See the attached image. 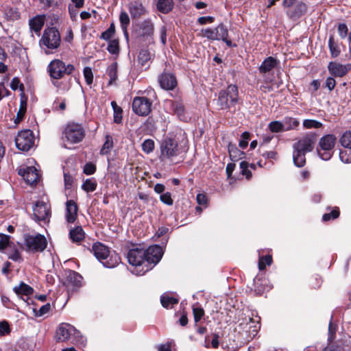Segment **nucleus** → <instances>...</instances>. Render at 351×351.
<instances>
[{"label":"nucleus","mask_w":351,"mask_h":351,"mask_svg":"<svg viewBox=\"0 0 351 351\" xmlns=\"http://www.w3.org/2000/svg\"><path fill=\"white\" fill-rule=\"evenodd\" d=\"M34 219L36 221L47 223L51 217V208L48 202L42 200L37 201L33 206Z\"/></svg>","instance_id":"obj_12"},{"label":"nucleus","mask_w":351,"mask_h":351,"mask_svg":"<svg viewBox=\"0 0 351 351\" xmlns=\"http://www.w3.org/2000/svg\"><path fill=\"white\" fill-rule=\"evenodd\" d=\"M107 73L110 77L109 84H112L117 78V64L116 62L111 64L108 68Z\"/></svg>","instance_id":"obj_38"},{"label":"nucleus","mask_w":351,"mask_h":351,"mask_svg":"<svg viewBox=\"0 0 351 351\" xmlns=\"http://www.w3.org/2000/svg\"><path fill=\"white\" fill-rule=\"evenodd\" d=\"M325 84L329 90H332L335 87L336 81L332 77H328L325 81Z\"/></svg>","instance_id":"obj_61"},{"label":"nucleus","mask_w":351,"mask_h":351,"mask_svg":"<svg viewBox=\"0 0 351 351\" xmlns=\"http://www.w3.org/2000/svg\"><path fill=\"white\" fill-rule=\"evenodd\" d=\"M159 83L165 90H173L177 86L176 78L171 73H162L159 77Z\"/></svg>","instance_id":"obj_18"},{"label":"nucleus","mask_w":351,"mask_h":351,"mask_svg":"<svg viewBox=\"0 0 351 351\" xmlns=\"http://www.w3.org/2000/svg\"><path fill=\"white\" fill-rule=\"evenodd\" d=\"M82 277L78 273L69 270L66 272V278L65 285L68 287H71L73 289L79 288L82 286Z\"/></svg>","instance_id":"obj_19"},{"label":"nucleus","mask_w":351,"mask_h":351,"mask_svg":"<svg viewBox=\"0 0 351 351\" xmlns=\"http://www.w3.org/2000/svg\"><path fill=\"white\" fill-rule=\"evenodd\" d=\"M154 149V142L152 139H146L142 143V149L144 152L149 154Z\"/></svg>","instance_id":"obj_44"},{"label":"nucleus","mask_w":351,"mask_h":351,"mask_svg":"<svg viewBox=\"0 0 351 351\" xmlns=\"http://www.w3.org/2000/svg\"><path fill=\"white\" fill-rule=\"evenodd\" d=\"M178 154V143L174 139L166 138L162 142L160 145V160H171Z\"/></svg>","instance_id":"obj_13"},{"label":"nucleus","mask_w":351,"mask_h":351,"mask_svg":"<svg viewBox=\"0 0 351 351\" xmlns=\"http://www.w3.org/2000/svg\"><path fill=\"white\" fill-rule=\"evenodd\" d=\"M282 122L285 131L295 130L300 125V121L296 118L291 117H285Z\"/></svg>","instance_id":"obj_26"},{"label":"nucleus","mask_w":351,"mask_h":351,"mask_svg":"<svg viewBox=\"0 0 351 351\" xmlns=\"http://www.w3.org/2000/svg\"><path fill=\"white\" fill-rule=\"evenodd\" d=\"M160 199L162 202L169 206L172 205L173 202L169 192L162 194L160 197Z\"/></svg>","instance_id":"obj_58"},{"label":"nucleus","mask_w":351,"mask_h":351,"mask_svg":"<svg viewBox=\"0 0 351 351\" xmlns=\"http://www.w3.org/2000/svg\"><path fill=\"white\" fill-rule=\"evenodd\" d=\"M78 207L77 204L73 200H68L66 202L65 218L68 223H73L77 215Z\"/></svg>","instance_id":"obj_20"},{"label":"nucleus","mask_w":351,"mask_h":351,"mask_svg":"<svg viewBox=\"0 0 351 351\" xmlns=\"http://www.w3.org/2000/svg\"><path fill=\"white\" fill-rule=\"evenodd\" d=\"M10 244V236L0 234V251L5 249Z\"/></svg>","instance_id":"obj_52"},{"label":"nucleus","mask_w":351,"mask_h":351,"mask_svg":"<svg viewBox=\"0 0 351 351\" xmlns=\"http://www.w3.org/2000/svg\"><path fill=\"white\" fill-rule=\"evenodd\" d=\"M13 290L24 301H26L28 297L33 293V289L24 282H21L19 286L14 287Z\"/></svg>","instance_id":"obj_22"},{"label":"nucleus","mask_w":351,"mask_h":351,"mask_svg":"<svg viewBox=\"0 0 351 351\" xmlns=\"http://www.w3.org/2000/svg\"><path fill=\"white\" fill-rule=\"evenodd\" d=\"M114 33V24H111L110 27L105 32L101 34V38L104 40H110Z\"/></svg>","instance_id":"obj_54"},{"label":"nucleus","mask_w":351,"mask_h":351,"mask_svg":"<svg viewBox=\"0 0 351 351\" xmlns=\"http://www.w3.org/2000/svg\"><path fill=\"white\" fill-rule=\"evenodd\" d=\"M302 124L306 129L319 128L323 125L321 122L314 119H305Z\"/></svg>","instance_id":"obj_41"},{"label":"nucleus","mask_w":351,"mask_h":351,"mask_svg":"<svg viewBox=\"0 0 351 351\" xmlns=\"http://www.w3.org/2000/svg\"><path fill=\"white\" fill-rule=\"evenodd\" d=\"M228 152L232 161H238L244 157L245 153L239 150L235 145L229 144Z\"/></svg>","instance_id":"obj_28"},{"label":"nucleus","mask_w":351,"mask_h":351,"mask_svg":"<svg viewBox=\"0 0 351 351\" xmlns=\"http://www.w3.org/2000/svg\"><path fill=\"white\" fill-rule=\"evenodd\" d=\"M119 21L121 29L123 32L124 36L128 39V27L130 24V20L128 14L125 11H121L119 15Z\"/></svg>","instance_id":"obj_30"},{"label":"nucleus","mask_w":351,"mask_h":351,"mask_svg":"<svg viewBox=\"0 0 351 351\" xmlns=\"http://www.w3.org/2000/svg\"><path fill=\"white\" fill-rule=\"evenodd\" d=\"M84 136L85 131L81 125L77 123L68 124L63 132L62 139L64 147H67L68 144L80 143Z\"/></svg>","instance_id":"obj_8"},{"label":"nucleus","mask_w":351,"mask_h":351,"mask_svg":"<svg viewBox=\"0 0 351 351\" xmlns=\"http://www.w3.org/2000/svg\"><path fill=\"white\" fill-rule=\"evenodd\" d=\"M219 335L217 334H215L214 336H213V338L210 342V343L207 342V340L206 339L205 341V347L206 348H210V347H212L213 348H217L219 347Z\"/></svg>","instance_id":"obj_56"},{"label":"nucleus","mask_w":351,"mask_h":351,"mask_svg":"<svg viewBox=\"0 0 351 351\" xmlns=\"http://www.w3.org/2000/svg\"><path fill=\"white\" fill-rule=\"evenodd\" d=\"M341 145L346 149H351V131H347L340 138Z\"/></svg>","instance_id":"obj_40"},{"label":"nucleus","mask_w":351,"mask_h":351,"mask_svg":"<svg viewBox=\"0 0 351 351\" xmlns=\"http://www.w3.org/2000/svg\"><path fill=\"white\" fill-rule=\"evenodd\" d=\"M74 70L75 67L73 64H66L59 59L52 60L47 66L49 76L54 80H59L64 77L66 75H70Z\"/></svg>","instance_id":"obj_9"},{"label":"nucleus","mask_w":351,"mask_h":351,"mask_svg":"<svg viewBox=\"0 0 351 351\" xmlns=\"http://www.w3.org/2000/svg\"><path fill=\"white\" fill-rule=\"evenodd\" d=\"M202 35H203V36H204L210 40H217V36H216V33H215V29L207 28V29H203Z\"/></svg>","instance_id":"obj_49"},{"label":"nucleus","mask_w":351,"mask_h":351,"mask_svg":"<svg viewBox=\"0 0 351 351\" xmlns=\"http://www.w3.org/2000/svg\"><path fill=\"white\" fill-rule=\"evenodd\" d=\"M10 87L13 90H16V89L19 88L21 90V97H23V93H24V86L22 83H21L18 77H14L12 80Z\"/></svg>","instance_id":"obj_45"},{"label":"nucleus","mask_w":351,"mask_h":351,"mask_svg":"<svg viewBox=\"0 0 351 351\" xmlns=\"http://www.w3.org/2000/svg\"><path fill=\"white\" fill-rule=\"evenodd\" d=\"M340 160L344 163L351 162V149H346L339 152Z\"/></svg>","instance_id":"obj_43"},{"label":"nucleus","mask_w":351,"mask_h":351,"mask_svg":"<svg viewBox=\"0 0 351 351\" xmlns=\"http://www.w3.org/2000/svg\"><path fill=\"white\" fill-rule=\"evenodd\" d=\"M61 43L60 33L56 27H47L43 33L39 40V45L45 53L49 54L57 49Z\"/></svg>","instance_id":"obj_4"},{"label":"nucleus","mask_w":351,"mask_h":351,"mask_svg":"<svg viewBox=\"0 0 351 351\" xmlns=\"http://www.w3.org/2000/svg\"><path fill=\"white\" fill-rule=\"evenodd\" d=\"M95 165L92 163H87L84 167V173L86 175H92L95 172Z\"/></svg>","instance_id":"obj_60"},{"label":"nucleus","mask_w":351,"mask_h":351,"mask_svg":"<svg viewBox=\"0 0 351 351\" xmlns=\"http://www.w3.org/2000/svg\"><path fill=\"white\" fill-rule=\"evenodd\" d=\"M328 70L331 75L341 77L351 70V64H342L337 62L331 61L328 64Z\"/></svg>","instance_id":"obj_17"},{"label":"nucleus","mask_w":351,"mask_h":351,"mask_svg":"<svg viewBox=\"0 0 351 351\" xmlns=\"http://www.w3.org/2000/svg\"><path fill=\"white\" fill-rule=\"evenodd\" d=\"M27 109V98L25 96V93H23V97H21V104H20V108L16 114V118L14 120V122L16 123L20 122L26 112Z\"/></svg>","instance_id":"obj_32"},{"label":"nucleus","mask_w":351,"mask_h":351,"mask_svg":"<svg viewBox=\"0 0 351 351\" xmlns=\"http://www.w3.org/2000/svg\"><path fill=\"white\" fill-rule=\"evenodd\" d=\"M268 128L273 133H278L284 132L282 122L279 121H274L269 123Z\"/></svg>","instance_id":"obj_39"},{"label":"nucleus","mask_w":351,"mask_h":351,"mask_svg":"<svg viewBox=\"0 0 351 351\" xmlns=\"http://www.w3.org/2000/svg\"><path fill=\"white\" fill-rule=\"evenodd\" d=\"M4 16L8 21H16L19 19L20 13L16 9L6 8L4 10Z\"/></svg>","instance_id":"obj_36"},{"label":"nucleus","mask_w":351,"mask_h":351,"mask_svg":"<svg viewBox=\"0 0 351 351\" xmlns=\"http://www.w3.org/2000/svg\"><path fill=\"white\" fill-rule=\"evenodd\" d=\"M152 103L144 97H135L132 102V110L138 115L147 116L151 111Z\"/></svg>","instance_id":"obj_15"},{"label":"nucleus","mask_w":351,"mask_h":351,"mask_svg":"<svg viewBox=\"0 0 351 351\" xmlns=\"http://www.w3.org/2000/svg\"><path fill=\"white\" fill-rule=\"evenodd\" d=\"M25 250L31 253L41 252L47 247L46 238L40 234L25 235L24 239Z\"/></svg>","instance_id":"obj_10"},{"label":"nucleus","mask_w":351,"mask_h":351,"mask_svg":"<svg viewBox=\"0 0 351 351\" xmlns=\"http://www.w3.org/2000/svg\"><path fill=\"white\" fill-rule=\"evenodd\" d=\"M172 0H158L156 6L158 10L163 13H167L173 8Z\"/></svg>","instance_id":"obj_33"},{"label":"nucleus","mask_w":351,"mask_h":351,"mask_svg":"<svg viewBox=\"0 0 351 351\" xmlns=\"http://www.w3.org/2000/svg\"><path fill=\"white\" fill-rule=\"evenodd\" d=\"M108 51L112 54H116L119 51V43L117 40H113L109 42Z\"/></svg>","instance_id":"obj_55"},{"label":"nucleus","mask_w":351,"mask_h":351,"mask_svg":"<svg viewBox=\"0 0 351 351\" xmlns=\"http://www.w3.org/2000/svg\"><path fill=\"white\" fill-rule=\"evenodd\" d=\"M249 164L245 161H242L240 163V168L241 169V173L245 176L247 179H250L252 177V172L248 169Z\"/></svg>","instance_id":"obj_47"},{"label":"nucleus","mask_w":351,"mask_h":351,"mask_svg":"<svg viewBox=\"0 0 351 351\" xmlns=\"http://www.w3.org/2000/svg\"><path fill=\"white\" fill-rule=\"evenodd\" d=\"M113 147L112 137L110 135L106 136V141L100 150V154L106 155L110 153V150Z\"/></svg>","instance_id":"obj_34"},{"label":"nucleus","mask_w":351,"mask_h":351,"mask_svg":"<svg viewBox=\"0 0 351 351\" xmlns=\"http://www.w3.org/2000/svg\"><path fill=\"white\" fill-rule=\"evenodd\" d=\"M314 143L315 140L313 136H306L294 144L293 160L296 167H302L305 165V154L313 149Z\"/></svg>","instance_id":"obj_3"},{"label":"nucleus","mask_w":351,"mask_h":351,"mask_svg":"<svg viewBox=\"0 0 351 351\" xmlns=\"http://www.w3.org/2000/svg\"><path fill=\"white\" fill-rule=\"evenodd\" d=\"M163 250L158 245L149 246L145 250L134 247L129 250L128 261L133 267L131 272L136 276H143L152 269L162 258Z\"/></svg>","instance_id":"obj_1"},{"label":"nucleus","mask_w":351,"mask_h":351,"mask_svg":"<svg viewBox=\"0 0 351 351\" xmlns=\"http://www.w3.org/2000/svg\"><path fill=\"white\" fill-rule=\"evenodd\" d=\"M238 88L230 84L226 89L219 92L216 104L221 110H227L234 106L238 101Z\"/></svg>","instance_id":"obj_7"},{"label":"nucleus","mask_w":351,"mask_h":351,"mask_svg":"<svg viewBox=\"0 0 351 351\" xmlns=\"http://www.w3.org/2000/svg\"><path fill=\"white\" fill-rule=\"evenodd\" d=\"M57 342H64L73 339L76 343L83 344L84 339L80 332L71 324L62 323L57 328L55 337Z\"/></svg>","instance_id":"obj_6"},{"label":"nucleus","mask_w":351,"mask_h":351,"mask_svg":"<svg viewBox=\"0 0 351 351\" xmlns=\"http://www.w3.org/2000/svg\"><path fill=\"white\" fill-rule=\"evenodd\" d=\"M338 33L341 38H345L348 33V28L345 23H340L338 25Z\"/></svg>","instance_id":"obj_57"},{"label":"nucleus","mask_w":351,"mask_h":351,"mask_svg":"<svg viewBox=\"0 0 351 351\" xmlns=\"http://www.w3.org/2000/svg\"><path fill=\"white\" fill-rule=\"evenodd\" d=\"M328 48L330 50V56L332 58H335L340 55V45L335 41L332 36H330L328 39Z\"/></svg>","instance_id":"obj_31"},{"label":"nucleus","mask_w":351,"mask_h":351,"mask_svg":"<svg viewBox=\"0 0 351 351\" xmlns=\"http://www.w3.org/2000/svg\"><path fill=\"white\" fill-rule=\"evenodd\" d=\"M10 332V326L6 322H0V335H5Z\"/></svg>","instance_id":"obj_62"},{"label":"nucleus","mask_w":351,"mask_h":351,"mask_svg":"<svg viewBox=\"0 0 351 351\" xmlns=\"http://www.w3.org/2000/svg\"><path fill=\"white\" fill-rule=\"evenodd\" d=\"M254 313L239 319L235 330L239 334V339L243 343L252 341L258 334L261 328V317L258 315L254 318Z\"/></svg>","instance_id":"obj_2"},{"label":"nucleus","mask_w":351,"mask_h":351,"mask_svg":"<svg viewBox=\"0 0 351 351\" xmlns=\"http://www.w3.org/2000/svg\"><path fill=\"white\" fill-rule=\"evenodd\" d=\"M215 33L217 36V40H226V38H228V29L223 24L219 25L215 28Z\"/></svg>","instance_id":"obj_37"},{"label":"nucleus","mask_w":351,"mask_h":351,"mask_svg":"<svg viewBox=\"0 0 351 351\" xmlns=\"http://www.w3.org/2000/svg\"><path fill=\"white\" fill-rule=\"evenodd\" d=\"M339 215V211L337 208H334L330 213H326L323 215L322 219L324 221H329L331 219H337Z\"/></svg>","instance_id":"obj_48"},{"label":"nucleus","mask_w":351,"mask_h":351,"mask_svg":"<svg viewBox=\"0 0 351 351\" xmlns=\"http://www.w3.org/2000/svg\"><path fill=\"white\" fill-rule=\"evenodd\" d=\"M278 64V60L270 56L267 58L259 66V71L261 73H266L271 71Z\"/></svg>","instance_id":"obj_23"},{"label":"nucleus","mask_w":351,"mask_h":351,"mask_svg":"<svg viewBox=\"0 0 351 351\" xmlns=\"http://www.w3.org/2000/svg\"><path fill=\"white\" fill-rule=\"evenodd\" d=\"M193 313L194 316V320L196 323L199 322L204 315L203 308L199 307H193Z\"/></svg>","instance_id":"obj_53"},{"label":"nucleus","mask_w":351,"mask_h":351,"mask_svg":"<svg viewBox=\"0 0 351 351\" xmlns=\"http://www.w3.org/2000/svg\"><path fill=\"white\" fill-rule=\"evenodd\" d=\"M150 58L151 55L147 50H141L138 55V61L143 65Z\"/></svg>","instance_id":"obj_50"},{"label":"nucleus","mask_w":351,"mask_h":351,"mask_svg":"<svg viewBox=\"0 0 351 351\" xmlns=\"http://www.w3.org/2000/svg\"><path fill=\"white\" fill-rule=\"evenodd\" d=\"M85 233L81 226H77L69 232V237L73 242L80 243L84 239Z\"/></svg>","instance_id":"obj_24"},{"label":"nucleus","mask_w":351,"mask_h":351,"mask_svg":"<svg viewBox=\"0 0 351 351\" xmlns=\"http://www.w3.org/2000/svg\"><path fill=\"white\" fill-rule=\"evenodd\" d=\"M160 302L166 308H172L174 304H178V300L171 296L169 293H164L160 297Z\"/></svg>","instance_id":"obj_29"},{"label":"nucleus","mask_w":351,"mask_h":351,"mask_svg":"<svg viewBox=\"0 0 351 351\" xmlns=\"http://www.w3.org/2000/svg\"><path fill=\"white\" fill-rule=\"evenodd\" d=\"M172 108L174 112L179 117H181V116L184 113V106L183 105L178 101H175L172 103Z\"/></svg>","instance_id":"obj_51"},{"label":"nucleus","mask_w":351,"mask_h":351,"mask_svg":"<svg viewBox=\"0 0 351 351\" xmlns=\"http://www.w3.org/2000/svg\"><path fill=\"white\" fill-rule=\"evenodd\" d=\"M44 23L45 16L36 15L29 21L30 31L34 32L37 36H39Z\"/></svg>","instance_id":"obj_21"},{"label":"nucleus","mask_w":351,"mask_h":351,"mask_svg":"<svg viewBox=\"0 0 351 351\" xmlns=\"http://www.w3.org/2000/svg\"><path fill=\"white\" fill-rule=\"evenodd\" d=\"M129 11L133 18H138L145 13V8L138 2L131 4L129 7Z\"/></svg>","instance_id":"obj_27"},{"label":"nucleus","mask_w":351,"mask_h":351,"mask_svg":"<svg viewBox=\"0 0 351 351\" xmlns=\"http://www.w3.org/2000/svg\"><path fill=\"white\" fill-rule=\"evenodd\" d=\"M336 141L333 134H327L320 138L317 153L322 160H328L332 157Z\"/></svg>","instance_id":"obj_11"},{"label":"nucleus","mask_w":351,"mask_h":351,"mask_svg":"<svg viewBox=\"0 0 351 351\" xmlns=\"http://www.w3.org/2000/svg\"><path fill=\"white\" fill-rule=\"evenodd\" d=\"M306 10V5L302 2H300L295 6L293 10H289L288 14L291 18L296 19L304 14Z\"/></svg>","instance_id":"obj_25"},{"label":"nucleus","mask_w":351,"mask_h":351,"mask_svg":"<svg viewBox=\"0 0 351 351\" xmlns=\"http://www.w3.org/2000/svg\"><path fill=\"white\" fill-rule=\"evenodd\" d=\"M97 184L94 178L86 179L82 184V188L86 192H93L97 188Z\"/></svg>","instance_id":"obj_35"},{"label":"nucleus","mask_w":351,"mask_h":351,"mask_svg":"<svg viewBox=\"0 0 351 351\" xmlns=\"http://www.w3.org/2000/svg\"><path fill=\"white\" fill-rule=\"evenodd\" d=\"M34 143V136L32 131L25 130L18 133L15 138L16 147L23 152L28 151Z\"/></svg>","instance_id":"obj_14"},{"label":"nucleus","mask_w":351,"mask_h":351,"mask_svg":"<svg viewBox=\"0 0 351 351\" xmlns=\"http://www.w3.org/2000/svg\"><path fill=\"white\" fill-rule=\"evenodd\" d=\"M93 252L95 257L105 267L113 268L120 262L119 255L114 252L110 253L108 247L101 243H96L93 245Z\"/></svg>","instance_id":"obj_5"},{"label":"nucleus","mask_w":351,"mask_h":351,"mask_svg":"<svg viewBox=\"0 0 351 351\" xmlns=\"http://www.w3.org/2000/svg\"><path fill=\"white\" fill-rule=\"evenodd\" d=\"M10 91L5 87L4 84L0 82V101L5 97L9 96Z\"/></svg>","instance_id":"obj_63"},{"label":"nucleus","mask_w":351,"mask_h":351,"mask_svg":"<svg viewBox=\"0 0 351 351\" xmlns=\"http://www.w3.org/2000/svg\"><path fill=\"white\" fill-rule=\"evenodd\" d=\"M196 199L199 205L206 206L207 197L204 194H197Z\"/></svg>","instance_id":"obj_64"},{"label":"nucleus","mask_w":351,"mask_h":351,"mask_svg":"<svg viewBox=\"0 0 351 351\" xmlns=\"http://www.w3.org/2000/svg\"><path fill=\"white\" fill-rule=\"evenodd\" d=\"M18 173L23 178L27 184L30 185L37 183L40 178L38 171L33 166L20 168L18 171Z\"/></svg>","instance_id":"obj_16"},{"label":"nucleus","mask_w":351,"mask_h":351,"mask_svg":"<svg viewBox=\"0 0 351 351\" xmlns=\"http://www.w3.org/2000/svg\"><path fill=\"white\" fill-rule=\"evenodd\" d=\"M272 263V257L270 255L265 256H259L258 268L260 270L265 269L266 265H270Z\"/></svg>","instance_id":"obj_42"},{"label":"nucleus","mask_w":351,"mask_h":351,"mask_svg":"<svg viewBox=\"0 0 351 351\" xmlns=\"http://www.w3.org/2000/svg\"><path fill=\"white\" fill-rule=\"evenodd\" d=\"M122 121V109L121 108H114V121L120 123Z\"/></svg>","instance_id":"obj_59"},{"label":"nucleus","mask_w":351,"mask_h":351,"mask_svg":"<svg viewBox=\"0 0 351 351\" xmlns=\"http://www.w3.org/2000/svg\"><path fill=\"white\" fill-rule=\"evenodd\" d=\"M84 76L87 84L90 85L93 81V74L90 67H85L83 71Z\"/></svg>","instance_id":"obj_46"}]
</instances>
